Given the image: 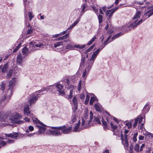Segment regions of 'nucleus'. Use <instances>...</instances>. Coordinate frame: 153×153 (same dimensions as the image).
I'll use <instances>...</instances> for the list:
<instances>
[{"instance_id": "1", "label": "nucleus", "mask_w": 153, "mask_h": 153, "mask_svg": "<svg viewBox=\"0 0 153 153\" xmlns=\"http://www.w3.org/2000/svg\"><path fill=\"white\" fill-rule=\"evenodd\" d=\"M152 15H153V6L149 7L147 8V12L143 16V19L139 20L137 22V19L140 18L141 15L140 12L137 11L133 18L132 22H131L129 25H125L124 27L127 28L126 29H127L128 30H131L130 27L131 28L132 27V28L134 29L138 25L140 24L146 19Z\"/></svg>"}, {"instance_id": "2", "label": "nucleus", "mask_w": 153, "mask_h": 153, "mask_svg": "<svg viewBox=\"0 0 153 153\" xmlns=\"http://www.w3.org/2000/svg\"><path fill=\"white\" fill-rule=\"evenodd\" d=\"M72 127L70 126L67 127L65 125L57 127H51L52 130H47L44 135H52L53 136L57 137L61 136L62 133L68 134L71 132Z\"/></svg>"}, {"instance_id": "3", "label": "nucleus", "mask_w": 153, "mask_h": 153, "mask_svg": "<svg viewBox=\"0 0 153 153\" xmlns=\"http://www.w3.org/2000/svg\"><path fill=\"white\" fill-rule=\"evenodd\" d=\"M16 83L15 78H12L9 82L8 85V88L6 94H1L0 98V105L5 100L6 101V103L8 102L10 98L11 95L13 94V90Z\"/></svg>"}, {"instance_id": "4", "label": "nucleus", "mask_w": 153, "mask_h": 153, "mask_svg": "<svg viewBox=\"0 0 153 153\" xmlns=\"http://www.w3.org/2000/svg\"><path fill=\"white\" fill-rule=\"evenodd\" d=\"M84 117H82V122L80 128L82 129L87 128L89 126V125L92 122L93 119V114L91 111L90 112V120L88 119L89 113L87 109H86L84 111Z\"/></svg>"}, {"instance_id": "5", "label": "nucleus", "mask_w": 153, "mask_h": 153, "mask_svg": "<svg viewBox=\"0 0 153 153\" xmlns=\"http://www.w3.org/2000/svg\"><path fill=\"white\" fill-rule=\"evenodd\" d=\"M65 45H66L65 49L68 50H73L75 49V48H77L79 49H83L84 48L85 45H74L70 40L67 39L64 41Z\"/></svg>"}, {"instance_id": "6", "label": "nucleus", "mask_w": 153, "mask_h": 153, "mask_svg": "<svg viewBox=\"0 0 153 153\" xmlns=\"http://www.w3.org/2000/svg\"><path fill=\"white\" fill-rule=\"evenodd\" d=\"M32 117L33 122L36 124H39L41 126L36 125V126L39 128V133L42 134L44 133L46 130V125H45L43 123L40 122L37 118L33 116H31Z\"/></svg>"}, {"instance_id": "7", "label": "nucleus", "mask_w": 153, "mask_h": 153, "mask_svg": "<svg viewBox=\"0 0 153 153\" xmlns=\"http://www.w3.org/2000/svg\"><path fill=\"white\" fill-rule=\"evenodd\" d=\"M27 46H28L27 45ZM28 46H29L28 48L31 52L43 48L45 45L42 43H39V44H36L35 42L31 41L29 43Z\"/></svg>"}, {"instance_id": "8", "label": "nucleus", "mask_w": 153, "mask_h": 153, "mask_svg": "<svg viewBox=\"0 0 153 153\" xmlns=\"http://www.w3.org/2000/svg\"><path fill=\"white\" fill-rule=\"evenodd\" d=\"M102 49H98L95 51L93 53L91 57L89 59H88V62L87 63H88V66L87 68L89 69V68H91L93 66L94 63L95 59L97 54L99 53L100 51Z\"/></svg>"}, {"instance_id": "9", "label": "nucleus", "mask_w": 153, "mask_h": 153, "mask_svg": "<svg viewBox=\"0 0 153 153\" xmlns=\"http://www.w3.org/2000/svg\"><path fill=\"white\" fill-rule=\"evenodd\" d=\"M53 85V86H55L57 89V91L59 92V95L63 96L65 95V93L63 85L60 84L59 82L56 83Z\"/></svg>"}, {"instance_id": "10", "label": "nucleus", "mask_w": 153, "mask_h": 153, "mask_svg": "<svg viewBox=\"0 0 153 153\" xmlns=\"http://www.w3.org/2000/svg\"><path fill=\"white\" fill-rule=\"evenodd\" d=\"M21 117V116L17 114H16L12 115L11 117V119L12 121V122L13 123L21 124L23 123V121L20 120Z\"/></svg>"}, {"instance_id": "11", "label": "nucleus", "mask_w": 153, "mask_h": 153, "mask_svg": "<svg viewBox=\"0 0 153 153\" xmlns=\"http://www.w3.org/2000/svg\"><path fill=\"white\" fill-rule=\"evenodd\" d=\"M40 95L39 94H33V96L30 98L29 100V102L30 106L32 104H34L36 102L39 97L40 96Z\"/></svg>"}, {"instance_id": "12", "label": "nucleus", "mask_w": 153, "mask_h": 153, "mask_svg": "<svg viewBox=\"0 0 153 153\" xmlns=\"http://www.w3.org/2000/svg\"><path fill=\"white\" fill-rule=\"evenodd\" d=\"M22 52L23 54L25 56H27L31 52L28 48H27L26 46H25L22 49Z\"/></svg>"}, {"instance_id": "13", "label": "nucleus", "mask_w": 153, "mask_h": 153, "mask_svg": "<svg viewBox=\"0 0 153 153\" xmlns=\"http://www.w3.org/2000/svg\"><path fill=\"white\" fill-rule=\"evenodd\" d=\"M72 102L74 105V108L73 109L74 111V112L77 109V100L76 97L74 96L73 97L72 99Z\"/></svg>"}, {"instance_id": "14", "label": "nucleus", "mask_w": 153, "mask_h": 153, "mask_svg": "<svg viewBox=\"0 0 153 153\" xmlns=\"http://www.w3.org/2000/svg\"><path fill=\"white\" fill-rule=\"evenodd\" d=\"M24 114L25 115L27 116H31L32 114H31L29 110V106L28 105H27L25 106L24 107Z\"/></svg>"}, {"instance_id": "15", "label": "nucleus", "mask_w": 153, "mask_h": 153, "mask_svg": "<svg viewBox=\"0 0 153 153\" xmlns=\"http://www.w3.org/2000/svg\"><path fill=\"white\" fill-rule=\"evenodd\" d=\"M6 136L10 137L13 138H16L19 136V134L17 132H13L10 134H5Z\"/></svg>"}, {"instance_id": "16", "label": "nucleus", "mask_w": 153, "mask_h": 153, "mask_svg": "<svg viewBox=\"0 0 153 153\" xmlns=\"http://www.w3.org/2000/svg\"><path fill=\"white\" fill-rule=\"evenodd\" d=\"M22 57L21 53L17 55V62L20 64H22Z\"/></svg>"}, {"instance_id": "17", "label": "nucleus", "mask_w": 153, "mask_h": 153, "mask_svg": "<svg viewBox=\"0 0 153 153\" xmlns=\"http://www.w3.org/2000/svg\"><path fill=\"white\" fill-rule=\"evenodd\" d=\"M86 65H86V67L85 68V70L83 72L82 75V77L83 78H84L85 79H86V77L87 76H86L87 71L88 72H89V71L90 70V69L91 68H89V69H88V68H87V67L88 66V63H86Z\"/></svg>"}, {"instance_id": "18", "label": "nucleus", "mask_w": 153, "mask_h": 153, "mask_svg": "<svg viewBox=\"0 0 153 153\" xmlns=\"http://www.w3.org/2000/svg\"><path fill=\"white\" fill-rule=\"evenodd\" d=\"M85 57H82L81 60V62L80 63L79 67L83 68L85 66Z\"/></svg>"}, {"instance_id": "19", "label": "nucleus", "mask_w": 153, "mask_h": 153, "mask_svg": "<svg viewBox=\"0 0 153 153\" xmlns=\"http://www.w3.org/2000/svg\"><path fill=\"white\" fill-rule=\"evenodd\" d=\"M85 86V82H83L82 83V81L81 80H80L78 85V90L79 91H80L81 88V87L84 88Z\"/></svg>"}, {"instance_id": "20", "label": "nucleus", "mask_w": 153, "mask_h": 153, "mask_svg": "<svg viewBox=\"0 0 153 153\" xmlns=\"http://www.w3.org/2000/svg\"><path fill=\"white\" fill-rule=\"evenodd\" d=\"M95 108L98 111H102V107L99 103L96 104L94 105Z\"/></svg>"}, {"instance_id": "21", "label": "nucleus", "mask_w": 153, "mask_h": 153, "mask_svg": "<svg viewBox=\"0 0 153 153\" xmlns=\"http://www.w3.org/2000/svg\"><path fill=\"white\" fill-rule=\"evenodd\" d=\"M110 125L112 129V131L113 132V135H116L117 134L115 133V130L117 128V126L114 125L112 122L110 123Z\"/></svg>"}, {"instance_id": "22", "label": "nucleus", "mask_w": 153, "mask_h": 153, "mask_svg": "<svg viewBox=\"0 0 153 153\" xmlns=\"http://www.w3.org/2000/svg\"><path fill=\"white\" fill-rule=\"evenodd\" d=\"M102 125L103 126V128L105 130H106L108 129V126L107 123L106 121L104 120L102 118Z\"/></svg>"}, {"instance_id": "23", "label": "nucleus", "mask_w": 153, "mask_h": 153, "mask_svg": "<svg viewBox=\"0 0 153 153\" xmlns=\"http://www.w3.org/2000/svg\"><path fill=\"white\" fill-rule=\"evenodd\" d=\"M149 109L150 107L149 106V104L147 103L144 106L143 110V112L147 113L149 111Z\"/></svg>"}, {"instance_id": "24", "label": "nucleus", "mask_w": 153, "mask_h": 153, "mask_svg": "<svg viewBox=\"0 0 153 153\" xmlns=\"http://www.w3.org/2000/svg\"><path fill=\"white\" fill-rule=\"evenodd\" d=\"M118 9V7H115L113 9H112V11L108 15V17L109 19H111V18L112 16L114 13L115 12V11L116 10Z\"/></svg>"}, {"instance_id": "25", "label": "nucleus", "mask_w": 153, "mask_h": 153, "mask_svg": "<svg viewBox=\"0 0 153 153\" xmlns=\"http://www.w3.org/2000/svg\"><path fill=\"white\" fill-rule=\"evenodd\" d=\"M93 122L94 123H95L97 124H101V122L100 121L99 118L98 117H94V118H93L92 120V122Z\"/></svg>"}, {"instance_id": "26", "label": "nucleus", "mask_w": 153, "mask_h": 153, "mask_svg": "<svg viewBox=\"0 0 153 153\" xmlns=\"http://www.w3.org/2000/svg\"><path fill=\"white\" fill-rule=\"evenodd\" d=\"M8 67V64L6 63L3 66L1 69V71L3 73H5L7 71V69Z\"/></svg>"}, {"instance_id": "27", "label": "nucleus", "mask_w": 153, "mask_h": 153, "mask_svg": "<svg viewBox=\"0 0 153 153\" xmlns=\"http://www.w3.org/2000/svg\"><path fill=\"white\" fill-rule=\"evenodd\" d=\"M77 116H76L75 113L74 114H72L71 117V121H70V123H73L74 122L77 118Z\"/></svg>"}, {"instance_id": "28", "label": "nucleus", "mask_w": 153, "mask_h": 153, "mask_svg": "<svg viewBox=\"0 0 153 153\" xmlns=\"http://www.w3.org/2000/svg\"><path fill=\"white\" fill-rule=\"evenodd\" d=\"M13 72V71L11 69H10L8 70L6 75L7 78H9L11 76Z\"/></svg>"}, {"instance_id": "29", "label": "nucleus", "mask_w": 153, "mask_h": 153, "mask_svg": "<svg viewBox=\"0 0 153 153\" xmlns=\"http://www.w3.org/2000/svg\"><path fill=\"white\" fill-rule=\"evenodd\" d=\"M64 42V41H62L60 42H57L55 44H54V47L55 48H56L57 47H59V46L62 45H65L64 42Z\"/></svg>"}, {"instance_id": "30", "label": "nucleus", "mask_w": 153, "mask_h": 153, "mask_svg": "<svg viewBox=\"0 0 153 153\" xmlns=\"http://www.w3.org/2000/svg\"><path fill=\"white\" fill-rule=\"evenodd\" d=\"M97 39L96 37V36H94L88 42V43L87 44V45H91L95 40L96 39Z\"/></svg>"}, {"instance_id": "31", "label": "nucleus", "mask_w": 153, "mask_h": 153, "mask_svg": "<svg viewBox=\"0 0 153 153\" xmlns=\"http://www.w3.org/2000/svg\"><path fill=\"white\" fill-rule=\"evenodd\" d=\"M53 87V85H49L45 87H43V90H44V91H48L49 90L52 89V88Z\"/></svg>"}, {"instance_id": "32", "label": "nucleus", "mask_w": 153, "mask_h": 153, "mask_svg": "<svg viewBox=\"0 0 153 153\" xmlns=\"http://www.w3.org/2000/svg\"><path fill=\"white\" fill-rule=\"evenodd\" d=\"M97 99L96 97H91V99L90 100V105H92L93 104L94 102L95 101H96Z\"/></svg>"}, {"instance_id": "33", "label": "nucleus", "mask_w": 153, "mask_h": 153, "mask_svg": "<svg viewBox=\"0 0 153 153\" xmlns=\"http://www.w3.org/2000/svg\"><path fill=\"white\" fill-rule=\"evenodd\" d=\"M69 33L66 34L64 36L62 37H59L58 38V40H60L64 39L67 38L68 36Z\"/></svg>"}, {"instance_id": "34", "label": "nucleus", "mask_w": 153, "mask_h": 153, "mask_svg": "<svg viewBox=\"0 0 153 153\" xmlns=\"http://www.w3.org/2000/svg\"><path fill=\"white\" fill-rule=\"evenodd\" d=\"M5 87V84L4 83H2L1 85L0 91L3 92L4 90Z\"/></svg>"}, {"instance_id": "35", "label": "nucleus", "mask_w": 153, "mask_h": 153, "mask_svg": "<svg viewBox=\"0 0 153 153\" xmlns=\"http://www.w3.org/2000/svg\"><path fill=\"white\" fill-rule=\"evenodd\" d=\"M95 46V45H93L92 46H91L89 48H88L87 50L85 51V53L87 54V53L88 52H90L91 51V50L94 48V47Z\"/></svg>"}, {"instance_id": "36", "label": "nucleus", "mask_w": 153, "mask_h": 153, "mask_svg": "<svg viewBox=\"0 0 153 153\" xmlns=\"http://www.w3.org/2000/svg\"><path fill=\"white\" fill-rule=\"evenodd\" d=\"M121 137L122 139V141H128L127 140V135L126 134L124 135V138L123 139V134L121 135Z\"/></svg>"}, {"instance_id": "37", "label": "nucleus", "mask_w": 153, "mask_h": 153, "mask_svg": "<svg viewBox=\"0 0 153 153\" xmlns=\"http://www.w3.org/2000/svg\"><path fill=\"white\" fill-rule=\"evenodd\" d=\"M33 28L32 27H31V28H30V29H29L27 30V34H32L33 33Z\"/></svg>"}, {"instance_id": "38", "label": "nucleus", "mask_w": 153, "mask_h": 153, "mask_svg": "<svg viewBox=\"0 0 153 153\" xmlns=\"http://www.w3.org/2000/svg\"><path fill=\"white\" fill-rule=\"evenodd\" d=\"M28 16L30 21H31L32 19L34 17V16L33 15L32 13L30 12H29Z\"/></svg>"}, {"instance_id": "39", "label": "nucleus", "mask_w": 153, "mask_h": 153, "mask_svg": "<svg viewBox=\"0 0 153 153\" xmlns=\"http://www.w3.org/2000/svg\"><path fill=\"white\" fill-rule=\"evenodd\" d=\"M21 46V43H20L19 44L17 45L16 47L14 49L13 51V53L15 52L20 48Z\"/></svg>"}, {"instance_id": "40", "label": "nucleus", "mask_w": 153, "mask_h": 153, "mask_svg": "<svg viewBox=\"0 0 153 153\" xmlns=\"http://www.w3.org/2000/svg\"><path fill=\"white\" fill-rule=\"evenodd\" d=\"M98 19L99 23L100 24L101 23L102 21V16L100 14H99L98 16Z\"/></svg>"}, {"instance_id": "41", "label": "nucleus", "mask_w": 153, "mask_h": 153, "mask_svg": "<svg viewBox=\"0 0 153 153\" xmlns=\"http://www.w3.org/2000/svg\"><path fill=\"white\" fill-rule=\"evenodd\" d=\"M65 85L66 86V87L67 88H69L70 87L69 85V79H67L66 80L65 82Z\"/></svg>"}, {"instance_id": "42", "label": "nucleus", "mask_w": 153, "mask_h": 153, "mask_svg": "<svg viewBox=\"0 0 153 153\" xmlns=\"http://www.w3.org/2000/svg\"><path fill=\"white\" fill-rule=\"evenodd\" d=\"M90 97L88 94H87L86 96V98L85 101V104L86 105L88 103Z\"/></svg>"}, {"instance_id": "43", "label": "nucleus", "mask_w": 153, "mask_h": 153, "mask_svg": "<svg viewBox=\"0 0 153 153\" xmlns=\"http://www.w3.org/2000/svg\"><path fill=\"white\" fill-rule=\"evenodd\" d=\"M134 149L136 152H139V151H140L139 146L138 144H136L135 146L134 147Z\"/></svg>"}, {"instance_id": "44", "label": "nucleus", "mask_w": 153, "mask_h": 153, "mask_svg": "<svg viewBox=\"0 0 153 153\" xmlns=\"http://www.w3.org/2000/svg\"><path fill=\"white\" fill-rule=\"evenodd\" d=\"M73 90H70V94L68 95V98L69 99H71L73 96Z\"/></svg>"}, {"instance_id": "45", "label": "nucleus", "mask_w": 153, "mask_h": 153, "mask_svg": "<svg viewBox=\"0 0 153 153\" xmlns=\"http://www.w3.org/2000/svg\"><path fill=\"white\" fill-rule=\"evenodd\" d=\"M111 37V36H108V38L103 43V45H104V46L103 47H104L105 45H106L107 44V42H108L109 40L110 39V38Z\"/></svg>"}, {"instance_id": "46", "label": "nucleus", "mask_w": 153, "mask_h": 153, "mask_svg": "<svg viewBox=\"0 0 153 153\" xmlns=\"http://www.w3.org/2000/svg\"><path fill=\"white\" fill-rule=\"evenodd\" d=\"M137 133H135L134 134L133 137V140L134 142H135L137 140Z\"/></svg>"}, {"instance_id": "47", "label": "nucleus", "mask_w": 153, "mask_h": 153, "mask_svg": "<svg viewBox=\"0 0 153 153\" xmlns=\"http://www.w3.org/2000/svg\"><path fill=\"white\" fill-rule=\"evenodd\" d=\"M145 135L148 136L149 137H153V134L148 132H146Z\"/></svg>"}, {"instance_id": "48", "label": "nucleus", "mask_w": 153, "mask_h": 153, "mask_svg": "<svg viewBox=\"0 0 153 153\" xmlns=\"http://www.w3.org/2000/svg\"><path fill=\"white\" fill-rule=\"evenodd\" d=\"M138 119V124H140L143 120V118L142 116L140 115Z\"/></svg>"}, {"instance_id": "49", "label": "nucleus", "mask_w": 153, "mask_h": 153, "mask_svg": "<svg viewBox=\"0 0 153 153\" xmlns=\"http://www.w3.org/2000/svg\"><path fill=\"white\" fill-rule=\"evenodd\" d=\"M138 121V118L135 119L133 125V127H135L136 126H137Z\"/></svg>"}, {"instance_id": "50", "label": "nucleus", "mask_w": 153, "mask_h": 153, "mask_svg": "<svg viewBox=\"0 0 153 153\" xmlns=\"http://www.w3.org/2000/svg\"><path fill=\"white\" fill-rule=\"evenodd\" d=\"M82 12L84 13L85 11V10L86 7V5L85 3L83 4L82 5Z\"/></svg>"}, {"instance_id": "51", "label": "nucleus", "mask_w": 153, "mask_h": 153, "mask_svg": "<svg viewBox=\"0 0 153 153\" xmlns=\"http://www.w3.org/2000/svg\"><path fill=\"white\" fill-rule=\"evenodd\" d=\"M125 142V144L124 145L125 148L126 149H127L128 146V141H126Z\"/></svg>"}, {"instance_id": "52", "label": "nucleus", "mask_w": 153, "mask_h": 153, "mask_svg": "<svg viewBox=\"0 0 153 153\" xmlns=\"http://www.w3.org/2000/svg\"><path fill=\"white\" fill-rule=\"evenodd\" d=\"M79 127V126L78 124H77L76 126L74 128V131L76 132L77 131H79L80 130H78V128Z\"/></svg>"}, {"instance_id": "53", "label": "nucleus", "mask_w": 153, "mask_h": 153, "mask_svg": "<svg viewBox=\"0 0 153 153\" xmlns=\"http://www.w3.org/2000/svg\"><path fill=\"white\" fill-rule=\"evenodd\" d=\"M145 119H144L143 123H141L140 124H140V128L141 129L143 130V128H144L143 127V126H144V123H145Z\"/></svg>"}, {"instance_id": "54", "label": "nucleus", "mask_w": 153, "mask_h": 153, "mask_svg": "<svg viewBox=\"0 0 153 153\" xmlns=\"http://www.w3.org/2000/svg\"><path fill=\"white\" fill-rule=\"evenodd\" d=\"M85 95L84 94L82 93L80 95V99L84 100L85 97Z\"/></svg>"}, {"instance_id": "55", "label": "nucleus", "mask_w": 153, "mask_h": 153, "mask_svg": "<svg viewBox=\"0 0 153 153\" xmlns=\"http://www.w3.org/2000/svg\"><path fill=\"white\" fill-rule=\"evenodd\" d=\"M0 144L2 146H5L6 144V143L3 141H0Z\"/></svg>"}, {"instance_id": "56", "label": "nucleus", "mask_w": 153, "mask_h": 153, "mask_svg": "<svg viewBox=\"0 0 153 153\" xmlns=\"http://www.w3.org/2000/svg\"><path fill=\"white\" fill-rule=\"evenodd\" d=\"M126 125L129 128H130L131 127V123H126Z\"/></svg>"}, {"instance_id": "57", "label": "nucleus", "mask_w": 153, "mask_h": 153, "mask_svg": "<svg viewBox=\"0 0 153 153\" xmlns=\"http://www.w3.org/2000/svg\"><path fill=\"white\" fill-rule=\"evenodd\" d=\"M28 129L29 130L32 131L34 130V127L31 126H30L28 127Z\"/></svg>"}, {"instance_id": "58", "label": "nucleus", "mask_w": 153, "mask_h": 153, "mask_svg": "<svg viewBox=\"0 0 153 153\" xmlns=\"http://www.w3.org/2000/svg\"><path fill=\"white\" fill-rule=\"evenodd\" d=\"M141 1H139L138 2L139 4H142L144 2L146 1V0H141Z\"/></svg>"}, {"instance_id": "59", "label": "nucleus", "mask_w": 153, "mask_h": 153, "mask_svg": "<svg viewBox=\"0 0 153 153\" xmlns=\"http://www.w3.org/2000/svg\"><path fill=\"white\" fill-rule=\"evenodd\" d=\"M24 10H25V18L27 16V10L26 9V8L25 7L24 8Z\"/></svg>"}, {"instance_id": "60", "label": "nucleus", "mask_w": 153, "mask_h": 153, "mask_svg": "<svg viewBox=\"0 0 153 153\" xmlns=\"http://www.w3.org/2000/svg\"><path fill=\"white\" fill-rule=\"evenodd\" d=\"M111 11H112V9L111 10H107L106 13V15L107 16L110 13H111Z\"/></svg>"}, {"instance_id": "61", "label": "nucleus", "mask_w": 153, "mask_h": 153, "mask_svg": "<svg viewBox=\"0 0 153 153\" xmlns=\"http://www.w3.org/2000/svg\"><path fill=\"white\" fill-rule=\"evenodd\" d=\"M130 151L131 152H132L133 151V146L132 144L130 145L129 147Z\"/></svg>"}, {"instance_id": "62", "label": "nucleus", "mask_w": 153, "mask_h": 153, "mask_svg": "<svg viewBox=\"0 0 153 153\" xmlns=\"http://www.w3.org/2000/svg\"><path fill=\"white\" fill-rule=\"evenodd\" d=\"M145 146V144H143L141 146H140V151H141L143 150V148Z\"/></svg>"}, {"instance_id": "63", "label": "nucleus", "mask_w": 153, "mask_h": 153, "mask_svg": "<svg viewBox=\"0 0 153 153\" xmlns=\"http://www.w3.org/2000/svg\"><path fill=\"white\" fill-rule=\"evenodd\" d=\"M44 91V90H43V88H42V89L40 90L36 91L35 93H36L37 92L40 93Z\"/></svg>"}, {"instance_id": "64", "label": "nucleus", "mask_w": 153, "mask_h": 153, "mask_svg": "<svg viewBox=\"0 0 153 153\" xmlns=\"http://www.w3.org/2000/svg\"><path fill=\"white\" fill-rule=\"evenodd\" d=\"M92 8L93 10H95L96 12H97L98 11V10L96 7L93 6L92 7Z\"/></svg>"}]
</instances>
